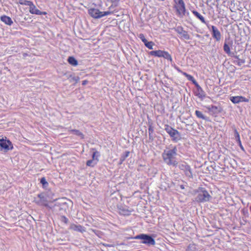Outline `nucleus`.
Segmentation results:
<instances>
[{
  "label": "nucleus",
  "mask_w": 251,
  "mask_h": 251,
  "mask_svg": "<svg viewBox=\"0 0 251 251\" xmlns=\"http://www.w3.org/2000/svg\"><path fill=\"white\" fill-rule=\"evenodd\" d=\"M19 3L21 5H27L29 7L32 5L33 2L27 0H19Z\"/></svg>",
  "instance_id": "b1692460"
},
{
  "label": "nucleus",
  "mask_w": 251,
  "mask_h": 251,
  "mask_svg": "<svg viewBox=\"0 0 251 251\" xmlns=\"http://www.w3.org/2000/svg\"><path fill=\"white\" fill-rule=\"evenodd\" d=\"M176 154L177 149L175 146L173 149L166 150L163 152V159L169 165L176 166L178 162L174 159Z\"/></svg>",
  "instance_id": "f257e3e1"
},
{
  "label": "nucleus",
  "mask_w": 251,
  "mask_h": 251,
  "mask_svg": "<svg viewBox=\"0 0 251 251\" xmlns=\"http://www.w3.org/2000/svg\"><path fill=\"white\" fill-rule=\"evenodd\" d=\"M68 61L71 65L76 66L78 64L77 61L74 57H69Z\"/></svg>",
  "instance_id": "4be33fe9"
},
{
  "label": "nucleus",
  "mask_w": 251,
  "mask_h": 251,
  "mask_svg": "<svg viewBox=\"0 0 251 251\" xmlns=\"http://www.w3.org/2000/svg\"><path fill=\"white\" fill-rule=\"evenodd\" d=\"M180 35L182 38L185 40H189L190 39V36L188 34V31H186L184 29V30L182 31V34H180Z\"/></svg>",
  "instance_id": "cd10ccee"
},
{
  "label": "nucleus",
  "mask_w": 251,
  "mask_h": 251,
  "mask_svg": "<svg viewBox=\"0 0 251 251\" xmlns=\"http://www.w3.org/2000/svg\"><path fill=\"white\" fill-rule=\"evenodd\" d=\"M149 54L153 57H163L167 60L172 61L171 55L165 50H152L149 52Z\"/></svg>",
  "instance_id": "20e7f679"
},
{
  "label": "nucleus",
  "mask_w": 251,
  "mask_h": 251,
  "mask_svg": "<svg viewBox=\"0 0 251 251\" xmlns=\"http://www.w3.org/2000/svg\"><path fill=\"white\" fill-rule=\"evenodd\" d=\"M71 132L75 135L80 137L81 139H83L84 137L83 134L78 130L73 129L71 130Z\"/></svg>",
  "instance_id": "5701e85b"
},
{
  "label": "nucleus",
  "mask_w": 251,
  "mask_h": 251,
  "mask_svg": "<svg viewBox=\"0 0 251 251\" xmlns=\"http://www.w3.org/2000/svg\"><path fill=\"white\" fill-rule=\"evenodd\" d=\"M186 251H197L196 248L193 246H188Z\"/></svg>",
  "instance_id": "72a5a7b5"
},
{
  "label": "nucleus",
  "mask_w": 251,
  "mask_h": 251,
  "mask_svg": "<svg viewBox=\"0 0 251 251\" xmlns=\"http://www.w3.org/2000/svg\"><path fill=\"white\" fill-rule=\"evenodd\" d=\"M144 44L147 48L150 50L152 49L154 45V43L152 41L149 42L147 40L146 41V42Z\"/></svg>",
  "instance_id": "bb28decb"
},
{
  "label": "nucleus",
  "mask_w": 251,
  "mask_h": 251,
  "mask_svg": "<svg viewBox=\"0 0 251 251\" xmlns=\"http://www.w3.org/2000/svg\"><path fill=\"white\" fill-rule=\"evenodd\" d=\"M208 110L214 113H219L222 111V108L221 107H218L214 105H210L207 107Z\"/></svg>",
  "instance_id": "f3484780"
},
{
  "label": "nucleus",
  "mask_w": 251,
  "mask_h": 251,
  "mask_svg": "<svg viewBox=\"0 0 251 251\" xmlns=\"http://www.w3.org/2000/svg\"><path fill=\"white\" fill-rule=\"evenodd\" d=\"M89 14L94 18L99 19L102 17L109 15L111 12H100L99 9H95V8H91L88 10Z\"/></svg>",
  "instance_id": "423d86ee"
},
{
  "label": "nucleus",
  "mask_w": 251,
  "mask_h": 251,
  "mask_svg": "<svg viewBox=\"0 0 251 251\" xmlns=\"http://www.w3.org/2000/svg\"><path fill=\"white\" fill-rule=\"evenodd\" d=\"M174 7L176 15L179 17H183L186 14V6L183 0H174Z\"/></svg>",
  "instance_id": "f03ea898"
},
{
  "label": "nucleus",
  "mask_w": 251,
  "mask_h": 251,
  "mask_svg": "<svg viewBox=\"0 0 251 251\" xmlns=\"http://www.w3.org/2000/svg\"><path fill=\"white\" fill-rule=\"evenodd\" d=\"M199 96L200 97H202V96L201 95H200Z\"/></svg>",
  "instance_id": "58836bf2"
},
{
  "label": "nucleus",
  "mask_w": 251,
  "mask_h": 251,
  "mask_svg": "<svg viewBox=\"0 0 251 251\" xmlns=\"http://www.w3.org/2000/svg\"><path fill=\"white\" fill-rule=\"evenodd\" d=\"M0 150L4 152L12 150L13 148L11 142L7 140L6 137L0 138Z\"/></svg>",
  "instance_id": "0eeeda50"
},
{
  "label": "nucleus",
  "mask_w": 251,
  "mask_h": 251,
  "mask_svg": "<svg viewBox=\"0 0 251 251\" xmlns=\"http://www.w3.org/2000/svg\"><path fill=\"white\" fill-rule=\"evenodd\" d=\"M29 12L32 14H36L38 15H46L47 13L46 12H42L36 8V6L32 3L29 7Z\"/></svg>",
  "instance_id": "2eb2a0df"
},
{
  "label": "nucleus",
  "mask_w": 251,
  "mask_h": 251,
  "mask_svg": "<svg viewBox=\"0 0 251 251\" xmlns=\"http://www.w3.org/2000/svg\"><path fill=\"white\" fill-rule=\"evenodd\" d=\"M88 81L85 80H83L82 82V85H85L86 84H87L88 83Z\"/></svg>",
  "instance_id": "c9c22d12"
},
{
  "label": "nucleus",
  "mask_w": 251,
  "mask_h": 251,
  "mask_svg": "<svg viewBox=\"0 0 251 251\" xmlns=\"http://www.w3.org/2000/svg\"><path fill=\"white\" fill-rule=\"evenodd\" d=\"M165 130L173 141L177 142L181 139L180 133L170 126L165 125Z\"/></svg>",
  "instance_id": "7ed1b4c3"
},
{
  "label": "nucleus",
  "mask_w": 251,
  "mask_h": 251,
  "mask_svg": "<svg viewBox=\"0 0 251 251\" xmlns=\"http://www.w3.org/2000/svg\"><path fill=\"white\" fill-rule=\"evenodd\" d=\"M0 20L1 21L4 22L5 24L11 25L13 24V21L11 19L7 16L3 15L0 17Z\"/></svg>",
  "instance_id": "6ab92c4d"
},
{
  "label": "nucleus",
  "mask_w": 251,
  "mask_h": 251,
  "mask_svg": "<svg viewBox=\"0 0 251 251\" xmlns=\"http://www.w3.org/2000/svg\"><path fill=\"white\" fill-rule=\"evenodd\" d=\"M174 29L179 35H180V34H182V31L184 30L183 27L181 26H177L175 27Z\"/></svg>",
  "instance_id": "c756f323"
},
{
  "label": "nucleus",
  "mask_w": 251,
  "mask_h": 251,
  "mask_svg": "<svg viewBox=\"0 0 251 251\" xmlns=\"http://www.w3.org/2000/svg\"><path fill=\"white\" fill-rule=\"evenodd\" d=\"M236 134H237V138H238V139L239 140V142L240 144V145H241V141L240 140V136H239V135L238 134V133L237 132H236ZM242 147V145L241 146Z\"/></svg>",
  "instance_id": "f704fd0d"
},
{
  "label": "nucleus",
  "mask_w": 251,
  "mask_h": 251,
  "mask_svg": "<svg viewBox=\"0 0 251 251\" xmlns=\"http://www.w3.org/2000/svg\"><path fill=\"white\" fill-rule=\"evenodd\" d=\"M210 196L208 194L207 190L204 188H201L199 191L197 197V201L199 202H205L209 201Z\"/></svg>",
  "instance_id": "6e6552de"
},
{
  "label": "nucleus",
  "mask_w": 251,
  "mask_h": 251,
  "mask_svg": "<svg viewBox=\"0 0 251 251\" xmlns=\"http://www.w3.org/2000/svg\"><path fill=\"white\" fill-rule=\"evenodd\" d=\"M232 45V41L228 43L225 42L224 45V50L227 54H231V47Z\"/></svg>",
  "instance_id": "dca6fc26"
},
{
  "label": "nucleus",
  "mask_w": 251,
  "mask_h": 251,
  "mask_svg": "<svg viewBox=\"0 0 251 251\" xmlns=\"http://www.w3.org/2000/svg\"><path fill=\"white\" fill-rule=\"evenodd\" d=\"M192 13L196 17L199 19L201 22V23L203 24L206 23L204 18L198 12L195 10H193L192 11Z\"/></svg>",
  "instance_id": "aec40b11"
},
{
  "label": "nucleus",
  "mask_w": 251,
  "mask_h": 251,
  "mask_svg": "<svg viewBox=\"0 0 251 251\" xmlns=\"http://www.w3.org/2000/svg\"><path fill=\"white\" fill-rule=\"evenodd\" d=\"M91 151H93V154L92 156V159L93 160H96V161L98 162L99 161V157L100 156V153L95 148L91 149Z\"/></svg>",
  "instance_id": "412c9836"
},
{
  "label": "nucleus",
  "mask_w": 251,
  "mask_h": 251,
  "mask_svg": "<svg viewBox=\"0 0 251 251\" xmlns=\"http://www.w3.org/2000/svg\"><path fill=\"white\" fill-rule=\"evenodd\" d=\"M64 221L67 222V219L64 217Z\"/></svg>",
  "instance_id": "4c0bfd02"
},
{
  "label": "nucleus",
  "mask_w": 251,
  "mask_h": 251,
  "mask_svg": "<svg viewBox=\"0 0 251 251\" xmlns=\"http://www.w3.org/2000/svg\"><path fill=\"white\" fill-rule=\"evenodd\" d=\"M135 239L142 240L141 244H146L149 246H154L155 244V241L150 235L146 234H140L134 237Z\"/></svg>",
  "instance_id": "39448f33"
},
{
  "label": "nucleus",
  "mask_w": 251,
  "mask_h": 251,
  "mask_svg": "<svg viewBox=\"0 0 251 251\" xmlns=\"http://www.w3.org/2000/svg\"><path fill=\"white\" fill-rule=\"evenodd\" d=\"M130 152L128 151H126L125 152L124 154L122 157V160H124L126 157H127L129 155Z\"/></svg>",
  "instance_id": "473e14b6"
},
{
  "label": "nucleus",
  "mask_w": 251,
  "mask_h": 251,
  "mask_svg": "<svg viewBox=\"0 0 251 251\" xmlns=\"http://www.w3.org/2000/svg\"><path fill=\"white\" fill-rule=\"evenodd\" d=\"M176 70H177L178 72H179V73H181L182 75H183V73H185V72L182 71L181 70H180L178 68H176Z\"/></svg>",
  "instance_id": "e433bc0d"
},
{
  "label": "nucleus",
  "mask_w": 251,
  "mask_h": 251,
  "mask_svg": "<svg viewBox=\"0 0 251 251\" xmlns=\"http://www.w3.org/2000/svg\"><path fill=\"white\" fill-rule=\"evenodd\" d=\"M179 168L181 170L183 171L184 172L186 176L189 178L193 177L192 170L190 168V165L187 164V163L180 164L179 166Z\"/></svg>",
  "instance_id": "1a4fd4ad"
},
{
  "label": "nucleus",
  "mask_w": 251,
  "mask_h": 251,
  "mask_svg": "<svg viewBox=\"0 0 251 251\" xmlns=\"http://www.w3.org/2000/svg\"><path fill=\"white\" fill-rule=\"evenodd\" d=\"M118 210L121 215L129 216L131 214L132 209H129L126 206L120 205L118 206Z\"/></svg>",
  "instance_id": "9b49d317"
},
{
  "label": "nucleus",
  "mask_w": 251,
  "mask_h": 251,
  "mask_svg": "<svg viewBox=\"0 0 251 251\" xmlns=\"http://www.w3.org/2000/svg\"><path fill=\"white\" fill-rule=\"evenodd\" d=\"M230 100L234 104L239 103L241 102H249V99L242 96H232L230 98Z\"/></svg>",
  "instance_id": "ddd939ff"
},
{
  "label": "nucleus",
  "mask_w": 251,
  "mask_h": 251,
  "mask_svg": "<svg viewBox=\"0 0 251 251\" xmlns=\"http://www.w3.org/2000/svg\"><path fill=\"white\" fill-rule=\"evenodd\" d=\"M212 36L217 41H220L221 39V34L219 29L214 25H211Z\"/></svg>",
  "instance_id": "f8f14e48"
},
{
  "label": "nucleus",
  "mask_w": 251,
  "mask_h": 251,
  "mask_svg": "<svg viewBox=\"0 0 251 251\" xmlns=\"http://www.w3.org/2000/svg\"><path fill=\"white\" fill-rule=\"evenodd\" d=\"M40 183L42 184L44 186H46V185H48V183L47 182L45 177H42L40 180Z\"/></svg>",
  "instance_id": "7c9ffc66"
},
{
  "label": "nucleus",
  "mask_w": 251,
  "mask_h": 251,
  "mask_svg": "<svg viewBox=\"0 0 251 251\" xmlns=\"http://www.w3.org/2000/svg\"><path fill=\"white\" fill-rule=\"evenodd\" d=\"M38 198L39 199L38 200H35V202L39 205L45 206H48V200L47 197L44 194H39L38 195Z\"/></svg>",
  "instance_id": "9d476101"
},
{
  "label": "nucleus",
  "mask_w": 251,
  "mask_h": 251,
  "mask_svg": "<svg viewBox=\"0 0 251 251\" xmlns=\"http://www.w3.org/2000/svg\"><path fill=\"white\" fill-rule=\"evenodd\" d=\"M234 58L235 59H237V60L235 61V63L238 65V66H241L242 64H244L245 62V60L244 59H240L239 58L238 56H234Z\"/></svg>",
  "instance_id": "a878e982"
},
{
  "label": "nucleus",
  "mask_w": 251,
  "mask_h": 251,
  "mask_svg": "<svg viewBox=\"0 0 251 251\" xmlns=\"http://www.w3.org/2000/svg\"><path fill=\"white\" fill-rule=\"evenodd\" d=\"M183 75H185V76L186 77V78L189 81H191L197 87L198 90H200L201 92H203L202 89H201V86L198 84V83L196 82V80L194 79V77L192 75L188 74V73H186V72L183 73Z\"/></svg>",
  "instance_id": "4468645a"
},
{
  "label": "nucleus",
  "mask_w": 251,
  "mask_h": 251,
  "mask_svg": "<svg viewBox=\"0 0 251 251\" xmlns=\"http://www.w3.org/2000/svg\"><path fill=\"white\" fill-rule=\"evenodd\" d=\"M139 38L141 40V41L144 43L146 42L147 39L145 38V36L143 34H140L139 35Z\"/></svg>",
  "instance_id": "2f4dec72"
},
{
  "label": "nucleus",
  "mask_w": 251,
  "mask_h": 251,
  "mask_svg": "<svg viewBox=\"0 0 251 251\" xmlns=\"http://www.w3.org/2000/svg\"><path fill=\"white\" fill-rule=\"evenodd\" d=\"M71 228L75 231H79L80 232H83L85 231L84 227L81 225H76L75 224H73L71 226Z\"/></svg>",
  "instance_id": "a211bd4d"
},
{
  "label": "nucleus",
  "mask_w": 251,
  "mask_h": 251,
  "mask_svg": "<svg viewBox=\"0 0 251 251\" xmlns=\"http://www.w3.org/2000/svg\"><path fill=\"white\" fill-rule=\"evenodd\" d=\"M95 161L96 160H93V159L88 160L86 162V165L87 166H90V167H93L98 163L97 162H96Z\"/></svg>",
  "instance_id": "393cba45"
},
{
  "label": "nucleus",
  "mask_w": 251,
  "mask_h": 251,
  "mask_svg": "<svg viewBox=\"0 0 251 251\" xmlns=\"http://www.w3.org/2000/svg\"><path fill=\"white\" fill-rule=\"evenodd\" d=\"M195 114L197 116V117L199 118L202 119H205V116L203 115L202 113L199 110H196L195 111Z\"/></svg>",
  "instance_id": "c85d7f7f"
}]
</instances>
